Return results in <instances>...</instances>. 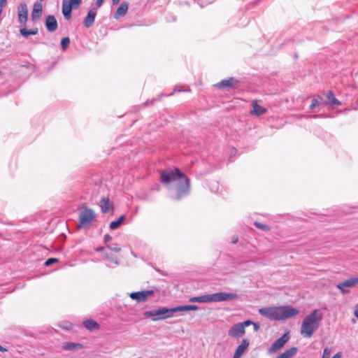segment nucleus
I'll return each instance as SVG.
<instances>
[{
  "instance_id": "nucleus-27",
  "label": "nucleus",
  "mask_w": 358,
  "mask_h": 358,
  "mask_svg": "<svg viewBox=\"0 0 358 358\" xmlns=\"http://www.w3.org/2000/svg\"><path fill=\"white\" fill-rule=\"evenodd\" d=\"M189 301L190 302L210 303V294L191 297Z\"/></svg>"
},
{
  "instance_id": "nucleus-40",
  "label": "nucleus",
  "mask_w": 358,
  "mask_h": 358,
  "mask_svg": "<svg viewBox=\"0 0 358 358\" xmlns=\"http://www.w3.org/2000/svg\"><path fill=\"white\" fill-rule=\"evenodd\" d=\"M254 327V329L255 331H257L259 330L260 329V325L258 324V323H256V322H252V324Z\"/></svg>"
},
{
  "instance_id": "nucleus-9",
  "label": "nucleus",
  "mask_w": 358,
  "mask_h": 358,
  "mask_svg": "<svg viewBox=\"0 0 358 358\" xmlns=\"http://www.w3.org/2000/svg\"><path fill=\"white\" fill-rule=\"evenodd\" d=\"M154 294L153 290H143L141 292H131L129 296L131 299L136 300L138 303L145 302L149 296Z\"/></svg>"
},
{
  "instance_id": "nucleus-51",
  "label": "nucleus",
  "mask_w": 358,
  "mask_h": 358,
  "mask_svg": "<svg viewBox=\"0 0 358 358\" xmlns=\"http://www.w3.org/2000/svg\"><path fill=\"white\" fill-rule=\"evenodd\" d=\"M357 278V283H358V277H357V278Z\"/></svg>"
},
{
  "instance_id": "nucleus-7",
  "label": "nucleus",
  "mask_w": 358,
  "mask_h": 358,
  "mask_svg": "<svg viewBox=\"0 0 358 358\" xmlns=\"http://www.w3.org/2000/svg\"><path fill=\"white\" fill-rule=\"evenodd\" d=\"M214 86L220 90H235L239 87L240 81L234 77H230L227 79L222 80Z\"/></svg>"
},
{
  "instance_id": "nucleus-38",
  "label": "nucleus",
  "mask_w": 358,
  "mask_h": 358,
  "mask_svg": "<svg viewBox=\"0 0 358 358\" xmlns=\"http://www.w3.org/2000/svg\"><path fill=\"white\" fill-rule=\"evenodd\" d=\"M112 240V237L109 234H106L103 237V241L105 243H108Z\"/></svg>"
},
{
  "instance_id": "nucleus-47",
  "label": "nucleus",
  "mask_w": 358,
  "mask_h": 358,
  "mask_svg": "<svg viewBox=\"0 0 358 358\" xmlns=\"http://www.w3.org/2000/svg\"><path fill=\"white\" fill-rule=\"evenodd\" d=\"M113 4L116 5L120 2V0H112Z\"/></svg>"
},
{
  "instance_id": "nucleus-49",
  "label": "nucleus",
  "mask_w": 358,
  "mask_h": 358,
  "mask_svg": "<svg viewBox=\"0 0 358 358\" xmlns=\"http://www.w3.org/2000/svg\"><path fill=\"white\" fill-rule=\"evenodd\" d=\"M148 101H146V102L145 103V105H148Z\"/></svg>"
},
{
  "instance_id": "nucleus-42",
  "label": "nucleus",
  "mask_w": 358,
  "mask_h": 358,
  "mask_svg": "<svg viewBox=\"0 0 358 358\" xmlns=\"http://www.w3.org/2000/svg\"><path fill=\"white\" fill-rule=\"evenodd\" d=\"M342 357V353L341 352H337L336 354H335L332 358H341Z\"/></svg>"
},
{
  "instance_id": "nucleus-6",
  "label": "nucleus",
  "mask_w": 358,
  "mask_h": 358,
  "mask_svg": "<svg viewBox=\"0 0 358 358\" xmlns=\"http://www.w3.org/2000/svg\"><path fill=\"white\" fill-rule=\"evenodd\" d=\"M95 213L92 209L85 208L79 215L80 224L78 226V228L80 229L83 226L90 224L95 219Z\"/></svg>"
},
{
  "instance_id": "nucleus-39",
  "label": "nucleus",
  "mask_w": 358,
  "mask_h": 358,
  "mask_svg": "<svg viewBox=\"0 0 358 358\" xmlns=\"http://www.w3.org/2000/svg\"><path fill=\"white\" fill-rule=\"evenodd\" d=\"M7 0H0V8H3L6 6Z\"/></svg>"
},
{
  "instance_id": "nucleus-33",
  "label": "nucleus",
  "mask_w": 358,
  "mask_h": 358,
  "mask_svg": "<svg viewBox=\"0 0 358 358\" xmlns=\"http://www.w3.org/2000/svg\"><path fill=\"white\" fill-rule=\"evenodd\" d=\"M255 225L258 228V229H260L263 231H268L270 229V227L266 225V224H262L260 222H255Z\"/></svg>"
},
{
  "instance_id": "nucleus-2",
  "label": "nucleus",
  "mask_w": 358,
  "mask_h": 358,
  "mask_svg": "<svg viewBox=\"0 0 358 358\" xmlns=\"http://www.w3.org/2000/svg\"><path fill=\"white\" fill-rule=\"evenodd\" d=\"M322 320L321 311L317 309L313 310L305 317L302 322L300 329L301 335L304 338H311L314 332L319 329Z\"/></svg>"
},
{
  "instance_id": "nucleus-20",
  "label": "nucleus",
  "mask_w": 358,
  "mask_h": 358,
  "mask_svg": "<svg viewBox=\"0 0 358 358\" xmlns=\"http://www.w3.org/2000/svg\"><path fill=\"white\" fill-rule=\"evenodd\" d=\"M83 348L82 344L73 342H66L62 345L64 350L69 351H78L83 349Z\"/></svg>"
},
{
  "instance_id": "nucleus-22",
  "label": "nucleus",
  "mask_w": 358,
  "mask_h": 358,
  "mask_svg": "<svg viewBox=\"0 0 358 358\" xmlns=\"http://www.w3.org/2000/svg\"><path fill=\"white\" fill-rule=\"evenodd\" d=\"M266 112V109L259 105L256 101L252 102V110H251V114L259 116L264 114Z\"/></svg>"
},
{
  "instance_id": "nucleus-43",
  "label": "nucleus",
  "mask_w": 358,
  "mask_h": 358,
  "mask_svg": "<svg viewBox=\"0 0 358 358\" xmlns=\"http://www.w3.org/2000/svg\"><path fill=\"white\" fill-rule=\"evenodd\" d=\"M238 236H234V237L232 238L231 243H232L233 244H235V243H236L238 242Z\"/></svg>"
},
{
  "instance_id": "nucleus-37",
  "label": "nucleus",
  "mask_w": 358,
  "mask_h": 358,
  "mask_svg": "<svg viewBox=\"0 0 358 358\" xmlns=\"http://www.w3.org/2000/svg\"><path fill=\"white\" fill-rule=\"evenodd\" d=\"M330 352L327 348H325L322 358H329Z\"/></svg>"
},
{
  "instance_id": "nucleus-4",
  "label": "nucleus",
  "mask_w": 358,
  "mask_h": 358,
  "mask_svg": "<svg viewBox=\"0 0 358 358\" xmlns=\"http://www.w3.org/2000/svg\"><path fill=\"white\" fill-rule=\"evenodd\" d=\"M278 320L289 319L299 313V310L289 306L277 307Z\"/></svg>"
},
{
  "instance_id": "nucleus-24",
  "label": "nucleus",
  "mask_w": 358,
  "mask_h": 358,
  "mask_svg": "<svg viewBox=\"0 0 358 358\" xmlns=\"http://www.w3.org/2000/svg\"><path fill=\"white\" fill-rule=\"evenodd\" d=\"M111 206L112 203L108 198H102L100 201V207L103 213L108 212Z\"/></svg>"
},
{
  "instance_id": "nucleus-41",
  "label": "nucleus",
  "mask_w": 358,
  "mask_h": 358,
  "mask_svg": "<svg viewBox=\"0 0 358 358\" xmlns=\"http://www.w3.org/2000/svg\"><path fill=\"white\" fill-rule=\"evenodd\" d=\"M104 2V0H96V5L97 8H100Z\"/></svg>"
},
{
  "instance_id": "nucleus-52",
  "label": "nucleus",
  "mask_w": 358,
  "mask_h": 358,
  "mask_svg": "<svg viewBox=\"0 0 358 358\" xmlns=\"http://www.w3.org/2000/svg\"><path fill=\"white\" fill-rule=\"evenodd\" d=\"M41 1H43V0H40Z\"/></svg>"
},
{
  "instance_id": "nucleus-50",
  "label": "nucleus",
  "mask_w": 358,
  "mask_h": 358,
  "mask_svg": "<svg viewBox=\"0 0 358 358\" xmlns=\"http://www.w3.org/2000/svg\"><path fill=\"white\" fill-rule=\"evenodd\" d=\"M1 75H2V72L0 71V76H1Z\"/></svg>"
},
{
  "instance_id": "nucleus-11",
  "label": "nucleus",
  "mask_w": 358,
  "mask_h": 358,
  "mask_svg": "<svg viewBox=\"0 0 358 358\" xmlns=\"http://www.w3.org/2000/svg\"><path fill=\"white\" fill-rule=\"evenodd\" d=\"M17 15L19 22L25 24L28 20V8L25 3H20L17 8Z\"/></svg>"
},
{
  "instance_id": "nucleus-21",
  "label": "nucleus",
  "mask_w": 358,
  "mask_h": 358,
  "mask_svg": "<svg viewBox=\"0 0 358 358\" xmlns=\"http://www.w3.org/2000/svg\"><path fill=\"white\" fill-rule=\"evenodd\" d=\"M326 104L328 106H341V102L334 96L332 91H329L327 93Z\"/></svg>"
},
{
  "instance_id": "nucleus-25",
  "label": "nucleus",
  "mask_w": 358,
  "mask_h": 358,
  "mask_svg": "<svg viewBox=\"0 0 358 358\" xmlns=\"http://www.w3.org/2000/svg\"><path fill=\"white\" fill-rule=\"evenodd\" d=\"M199 307L196 305H186V306H180L175 308H173V311L175 313L181 312V311H189V310H198Z\"/></svg>"
},
{
  "instance_id": "nucleus-8",
  "label": "nucleus",
  "mask_w": 358,
  "mask_h": 358,
  "mask_svg": "<svg viewBox=\"0 0 358 358\" xmlns=\"http://www.w3.org/2000/svg\"><path fill=\"white\" fill-rule=\"evenodd\" d=\"M290 336L289 331L285 333L281 337L275 341L268 349V352L272 354L280 350L289 341Z\"/></svg>"
},
{
  "instance_id": "nucleus-36",
  "label": "nucleus",
  "mask_w": 358,
  "mask_h": 358,
  "mask_svg": "<svg viewBox=\"0 0 358 358\" xmlns=\"http://www.w3.org/2000/svg\"><path fill=\"white\" fill-rule=\"evenodd\" d=\"M252 322H252L251 320H248L244 321L243 322H239V324H242L243 325V328L245 329L246 327H248L250 324H252Z\"/></svg>"
},
{
  "instance_id": "nucleus-1",
  "label": "nucleus",
  "mask_w": 358,
  "mask_h": 358,
  "mask_svg": "<svg viewBox=\"0 0 358 358\" xmlns=\"http://www.w3.org/2000/svg\"><path fill=\"white\" fill-rule=\"evenodd\" d=\"M160 180L164 185H169L171 182L178 180L176 187V200H180L184 196L189 195L190 192V180L179 169H166L160 172Z\"/></svg>"
},
{
  "instance_id": "nucleus-15",
  "label": "nucleus",
  "mask_w": 358,
  "mask_h": 358,
  "mask_svg": "<svg viewBox=\"0 0 358 358\" xmlns=\"http://www.w3.org/2000/svg\"><path fill=\"white\" fill-rule=\"evenodd\" d=\"M96 11L95 8H92L89 10L87 16L83 20V24L86 28L91 27L94 22Z\"/></svg>"
},
{
  "instance_id": "nucleus-31",
  "label": "nucleus",
  "mask_w": 358,
  "mask_h": 358,
  "mask_svg": "<svg viewBox=\"0 0 358 358\" xmlns=\"http://www.w3.org/2000/svg\"><path fill=\"white\" fill-rule=\"evenodd\" d=\"M70 44V39L68 37L63 38L61 41V47L63 50L68 48Z\"/></svg>"
},
{
  "instance_id": "nucleus-3",
  "label": "nucleus",
  "mask_w": 358,
  "mask_h": 358,
  "mask_svg": "<svg viewBox=\"0 0 358 358\" xmlns=\"http://www.w3.org/2000/svg\"><path fill=\"white\" fill-rule=\"evenodd\" d=\"M172 308H168L166 307L160 308L157 310L145 311L143 313L145 317H153V320H165L173 315L174 311Z\"/></svg>"
},
{
  "instance_id": "nucleus-18",
  "label": "nucleus",
  "mask_w": 358,
  "mask_h": 358,
  "mask_svg": "<svg viewBox=\"0 0 358 358\" xmlns=\"http://www.w3.org/2000/svg\"><path fill=\"white\" fill-rule=\"evenodd\" d=\"M74 8L72 6L67 3V0H63L62 1V14L64 17L69 20L71 17L72 10Z\"/></svg>"
},
{
  "instance_id": "nucleus-13",
  "label": "nucleus",
  "mask_w": 358,
  "mask_h": 358,
  "mask_svg": "<svg viewBox=\"0 0 358 358\" xmlns=\"http://www.w3.org/2000/svg\"><path fill=\"white\" fill-rule=\"evenodd\" d=\"M260 315L266 317L271 320H278L277 307L262 308L259 310Z\"/></svg>"
},
{
  "instance_id": "nucleus-12",
  "label": "nucleus",
  "mask_w": 358,
  "mask_h": 358,
  "mask_svg": "<svg viewBox=\"0 0 358 358\" xmlns=\"http://www.w3.org/2000/svg\"><path fill=\"white\" fill-rule=\"evenodd\" d=\"M245 329L239 323L234 324L228 331V335L231 338H238L245 334Z\"/></svg>"
},
{
  "instance_id": "nucleus-44",
  "label": "nucleus",
  "mask_w": 358,
  "mask_h": 358,
  "mask_svg": "<svg viewBox=\"0 0 358 358\" xmlns=\"http://www.w3.org/2000/svg\"><path fill=\"white\" fill-rule=\"evenodd\" d=\"M354 315L355 317H358V306H356V308L354 311Z\"/></svg>"
},
{
  "instance_id": "nucleus-53",
  "label": "nucleus",
  "mask_w": 358,
  "mask_h": 358,
  "mask_svg": "<svg viewBox=\"0 0 358 358\" xmlns=\"http://www.w3.org/2000/svg\"><path fill=\"white\" fill-rule=\"evenodd\" d=\"M278 358V357H277Z\"/></svg>"
},
{
  "instance_id": "nucleus-29",
  "label": "nucleus",
  "mask_w": 358,
  "mask_h": 358,
  "mask_svg": "<svg viewBox=\"0 0 358 358\" xmlns=\"http://www.w3.org/2000/svg\"><path fill=\"white\" fill-rule=\"evenodd\" d=\"M38 30L37 28L32 29H27L26 28H22L20 30L21 35L25 38H27L29 35H36L37 34Z\"/></svg>"
},
{
  "instance_id": "nucleus-32",
  "label": "nucleus",
  "mask_w": 358,
  "mask_h": 358,
  "mask_svg": "<svg viewBox=\"0 0 358 358\" xmlns=\"http://www.w3.org/2000/svg\"><path fill=\"white\" fill-rule=\"evenodd\" d=\"M82 0H67V3L70 4L74 9H77L80 7Z\"/></svg>"
},
{
  "instance_id": "nucleus-34",
  "label": "nucleus",
  "mask_w": 358,
  "mask_h": 358,
  "mask_svg": "<svg viewBox=\"0 0 358 358\" xmlns=\"http://www.w3.org/2000/svg\"><path fill=\"white\" fill-rule=\"evenodd\" d=\"M107 248L108 249H110V250L115 252H119L121 250V248L116 243L112 244V245H107Z\"/></svg>"
},
{
  "instance_id": "nucleus-10",
  "label": "nucleus",
  "mask_w": 358,
  "mask_h": 358,
  "mask_svg": "<svg viewBox=\"0 0 358 358\" xmlns=\"http://www.w3.org/2000/svg\"><path fill=\"white\" fill-rule=\"evenodd\" d=\"M357 284V278H351L337 284L336 287L341 290L343 294H346L350 292L349 289H347L348 287H352Z\"/></svg>"
},
{
  "instance_id": "nucleus-46",
  "label": "nucleus",
  "mask_w": 358,
  "mask_h": 358,
  "mask_svg": "<svg viewBox=\"0 0 358 358\" xmlns=\"http://www.w3.org/2000/svg\"><path fill=\"white\" fill-rule=\"evenodd\" d=\"M7 350L0 345V352H6Z\"/></svg>"
},
{
  "instance_id": "nucleus-16",
  "label": "nucleus",
  "mask_w": 358,
  "mask_h": 358,
  "mask_svg": "<svg viewBox=\"0 0 358 358\" xmlns=\"http://www.w3.org/2000/svg\"><path fill=\"white\" fill-rule=\"evenodd\" d=\"M43 13V6L41 2L36 1L33 8V10L31 13V20L34 22L37 21L41 16Z\"/></svg>"
},
{
  "instance_id": "nucleus-23",
  "label": "nucleus",
  "mask_w": 358,
  "mask_h": 358,
  "mask_svg": "<svg viewBox=\"0 0 358 358\" xmlns=\"http://www.w3.org/2000/svg\"><path fill=\"white\" fill-rule=\"evenodd\" d=\"M83 325L87 329H88L90 331L99 329L100 327L99 324L98 322H96L95 320H92V319L85 320L83 322Z\"/></svg>"
},
{
  "instance_id": "nucleus-30",
  "label": "nucleus",
  "mask_w": 358,
  "mask_h": 358,
  "mask_svg": "<svg viewBox=\"0 0 358 358\" xmlns=\"http://www.w3.org/2000/svg\"><path fill=\"white\" fill-rule=\"evenodd\" d=\"M322 100V97L320 96H317V98L313 99L312 100L311 104L310 105V109L312 110L315 107L318 106L320 104Z\"/></svg>"
},
{
  "instance_id": "nucleus-26",
  "label": "nucleus",
  "mask_w": 358,
  "mask_h": 358,
  "mask_svg": "<svg viewBox=\"0 0 358 358\" xmlns=\"http://www.w3.org/2000/svg\"><path fill=\"white\" fill-rule=\"evenodd\" d=\"M298 351L297 348L292 347L287 350H285L283 353L278 357V358H292L294 356Z\"/></svg>"
},
{
  "instance_id": "nucleus-48",
  "label": "nucleus",
  "mask_w": 358,
  "mask_h": 358,
  "mask_svg": "<svg viewBox=\"0 0 358 358\" xmlns=\"http://www.w3.org/2000/svg\"><path fill=\"white\" fill-rule=\"evenodd\" d=\"M322 116H324L323 115H313V117L316 118V117H322Z\"/></svg>"
},
{
  "instance_id": "nucleus-17",
  "label": "nucleus",
  "mask_w": 358,
  "mask_h": 358,
  "mask_svg": "<svg viewBox=\"0 0 358 358\" xmlns=\"http://www.w3.org/2000/svg\"><path fill=\"white\" fill-rule=\"evenodd\" d=\"M249 341L243 339L241 343L237 347L233 358H240L249 346Z\"/></svg>"
},
{
  "instance_id": "nucleus-35",
  "label": "nucleus",
  "mask_w": 358,
  "mask_h": 358,
  "mask_svg": "<svg viewBox=\"0 0 358 358\" xmlns=\"http://www.w3.org/2000/svg\"><path fill=\"white\" fill-rule=\"evenodd\" d=\"M59 262V259L57 258H49L45 262V266H49L55 263H57Z\"/></svg>"
},
{
  "instance_id": "nucleus-19",
  "label": "nucleus",
  "mask_w": 358,
  "mask_h": 358,
  "mask_svg": "<svg viewBox=\"0 0 358 358\" xmlns=\"http://www.w3.org/2000/svg\"><path fill=\"white\" fill-rule=\"evenodd\" d=\"M129 8V3L127 2H122L117 8L116 12L114 14V17L117 20L121 17L126 15Z\"/></svg>"
},
{
  "instance_id": "nucleus-5",
  "label": "nucleus",
  "mask_w": 358,
  "mask_h": 358,
  "mask_svg": "<svg viewBox=\"0 0 358 358\" xmlns=\"http://www.w3.org/2000/svg\"><path fill=\"white\" fill-rule=\"evenodd\" d=\"M239 295L236 293L217 292L210 294V302L229 301L236 300Z\"/></svg>"
},
{
  "instance_id": "nucleus-45",
  "label": "nucleus",
  "mask_w": 358,
  "mask_h": 358,
  "mask_svg": "<svg viewBox=\"0 0 358 358\" xmlns=\"http://www.w3.org/2000/svg\"><path fill=\"white\" fill-rule=\"evenodd\" d=\"M96 250L97 252H101V251L104 250V248H103V247H99V248H97L96 249Z\"/></svg>"
},
{
  "instance_id": "nucleus-14",
  "label": "nucleus",
  "mask_w": 358,
  "mask_h": 358,
  "mask_svg": "<svg viewBox=\"0 0 358 358\" xmlns=\"http://www.w3.org/2000/svg\"><path fill=\"white\" fill-rule=\"evenodd\" d=\"M45 27L49 32H54L57 29V21L54 15H48L45 17Z\"/></svg>"
},
{
  "instance_id": "nucleus-28",
  "label": "nucleus",
  "mask_w": 358,
  "mask_h": 358,
  "mask_svg": "<svg viewBox=\"0 0 358 358\" xmlns=\"http://www.w3.org/2000/svg\"><path fill=\"white\" fill-rule=\"evenodd\" d=\"M125 217V215H122L117 220L111 222L110 224V229L114 230L117 229L123 223Z\"/></svg>"
}]
</instances>
